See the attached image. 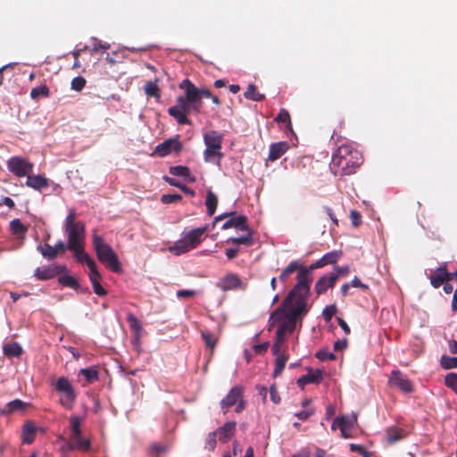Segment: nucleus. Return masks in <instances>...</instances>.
<instances>
[{
	"mask_svg": "<svg viewBox=\"0 0 457 457\" xmlns=\"http://www.w3.org/2000/svg\"><path fill=\"white\" fill-rule=\"evenodd\" d=\"M445 383L447 387L451 388L457 394V374L456 373H449L445 378Z\"/></svg>",
	"mask_w": 457,
	"mask_h": 457,
	"instance_id": "49",
	"label": "nucleus"
},
{
	"mask_svg": "<svg viewBox=\"0 0 457 457\" xmlns=\"http://www.w3.org/2000/svg\"><path fill=\"white\" fill-rule=\"evenodd\" d=\"M315 356L321 361L336 360V355L332 353L328 352L327 350L318 351Z\"/></svg>",
	"mask_w": 457,
	"mask_h": 457,
	"instance_id": "55",
	"label": "nucleus"
},
{
	"mask_svg": "<svg viewBox=\"0 0 457 457\" xmlns=\"http://www.w3.org/2000/svg\"><path fill=\"white\" fill-rule=\"evenodd\" d=\"M243 386H233L228 395L220 401V408L223 413H227L228 409L236 405V412L239 413L245 408V402L243 399Z\"/></svg>",
	"mask_w": 457,
	"mask_h": 457,
	"instance_id": "9",
	"label": "nucleus"
},
{
	"mask_svg": "<svg viewBox=\"0 0 457 457\" xmlns=\"http://www.w3.org/2000/svg\"><path fill=\"white\" fill-rule=\"evenodd\" d=\"M295 271H297V283L285 298L284 305H287L295 299L308 300L309 298L312 277L308 267L303 266L298 261L291 262L285 269H283L278 279L282 283H287L291 275Z\"/></svg>",
	"mask_w": 457,
	"mask_h": 457,
	"instance_id": "3",
	"label": "nucleus"
},
{
	"mask_svg": "<svg viewBox=\"0 0 457 457\" xmlns=\"http://www.w3.org/2000/svg\"><path fill=\"white\" fill-rule=\"evenodd\" d=\"M201 335L206 347L212 350L216 345L217 338L208 330L202 331Z\"/></svg>",
	"mask_w": 457,
	"mask_h": 457,
	"instance_id": "48",
	"label": "nucleus"
},
{
	"mask_svg": "<svg viewBox=\"0 0 457 457\" xmlns=\"http://www.w3.org/2000/svg\"><path fill=\"white\" fill-rule=\"evenodd\" d=\"M86 79L82 76L75 77L71 83V89L80 92L86 86Z\"/></svg>",
	"mask_w": 457,
	"mask_h": 457,
	"instance_id": "50",
	"label": "nucleus"
},
{
	"mask_svg": "<svg viewBox=\"0 0 457 457\" xmlns=\"http://www.w3.org/2000/svg\"><path fill=\"white\" fill-rule=\"evenodd\" d=\"M246 235L238 237H230L228 242H232L237 247L243 245L250 246L253 244V230L248 228V230H245Z\"/></svg>",
	"mask_w": 457,
	"mask_h": 457,
	"instance_id": "28",
	"label": "nucleus"
},
{
	"mask_svg": "<svg viewBox=\"0 0 457 457\" xmlns=\"http://www.w3.org/2000/svg\"><path fill=\"white\" fill-rule=\"evenodd\" d=\"M196 292L195 290L190 289H181L178 290L176 293V295L178 298H184V297H192L195 295Z\"/></svg>",
	"mask_w": 457,
	"mask_h": 457,
	"instance_id": "60",
	"label": "nucleus"
},
{
	"mask_svg": "<svg viewBox=\"0 0 457 457\" xmlns=\"http://www.w3.org/2000/svg\"><path fill=\"white\" fill-rule=\"evenodd\" d=\"M217 287L222 291L235 290L243 287V282L240 278L235 273H228L223 278H220Z\"/></svg>",
	"mask_w": 457,
	"mask_h": 457,
	"instance_id": "15",
	"label": "nucleus"
},
{
	"mask_svg": "<svg viewBox=\"0 0 457 457\" xmlns=\"http://www.w3.org/2000/svg\"><path fill=\"white\" fill-rule=\"evenodd\" d=\"M337 308L335 304L328 305L324 308L322 312V316L324 320L328 322L331 320L333 316L337 313Z\"/></svg>",
	"mask_w": 457,
	"mask_h": 457,
	"instance_id": "54",
	"label": "nucleus"
},
{
	"mask_svg": "<svg viewBox=\"0 0 457 457\" xmlns=\"http://www.w3.org/2000/svg\"><path fill=\"white\" fill-rule=\"evenodd\" d=\"M35 426L30 423L25 424L22 429V442L24 444H31L35 439Z\"/></svg>",
	"mask_w": 457,
	"mask_h": 457,
	"instance_id": "32",
	"label": "nucleus"
},
{
	"mask_svg": "<svg viewBox=\"0 0 457 457\" xmlns=\"http://www.w3.org/2000/svg\"><path fill=\"white\" fill-rule=\"evenodd\" d=\"M388 385L390 386L398 388L405 394L413 392L412 383L399 370H395L391 372V375L388 378Z\"/></svg>",
	"mask_w": 457,
	"mask_h": 457,
	"instance_id": "12",
	"label": "nucleus"
},
{
	"mask_svg": "<svg viewBox=\"0 0 457 457\" xmlns=\"http://www.w3.org/2000/svg\"><path fill=\"white\" fill-rule=\"evenodd\" d=\"M169 172L173 176L183 178L186 181L189 183H194L195 181V177L191 174L189 168L187 166H171L170 167Z\"/></svg>",
	"mask_w": 457,
	"mask_h": 457,
	"instance_id": "25",
	"label": "nucleus"
},
{
	"mask_svg": "<svg viewBox=\"0 0 457 457\" xmlns=\"http://www.w3.org/2000/svg\"><path fill=\"white\" fill-rule=\"evenodd\" d=\"M205 205L207 208V214L209 216H212L217 209L218 196L212 190L207 191Z\"/></svg>",
	"mask_w": 457,
	"mask_h": 457,
	"instance_id": "29",
	"label": "nucleus"
},
{
	"mask_svg": "<svg viewBox=\"0 0 457 457\" xmlns=\"http://www.w3.org/2000/svg\"><path fill=\"white\" fill-rule=\"evenodd\" d=\"M341 256H342L341 251H332V252L327 253L320 260L316 261L314 263L311 264L308 267L310 273L315 269L322 268L328 264L336 263Z\"/></svg>",
	"mask_w": 457,
	"mask_h": 457,
	"instance_id": "17",
	"label": "nucleus"
},
{
	"mask_svg": "<svg viewBox=\"0 0 457 457\" xmlns=\"http://www.w3.org/2000/svg\"><path fill=\"white\" fill-rule=\"evenodd\" d=\"M89 278L93 286L94 293L98 296H104L107 291L101 286L99 280L102 278L97 268L89 271Z\"/></svg>",
	"mask_w": 457,
	"mask_h": 457,
	"instance_id": "26",
	"label": "nucleus"
},
{
	"mask_svg": "<svg viewBox=\"0 0 457 457\" xmlns=\"http://www.w3.org/2000/svg\"><path fill=\"white\" fill-rule=\"evenodd\" d=\"M37 250L47 260H54V258H56V253L54 252V248L51 246L49 244L39 245L37 247Z\"/></svg>",
	"mask_w": 457,
	"mask_h": 457,
	"instance_id": "45",
	"label": "nucleus"
},
{
	"mask_svg": "<svg viewBox=\"0 0 457 457\" xmlns=\"http://www.w3.org/2000/svg\"><path fill=\"white\" fill-rule=\"evenodd\" d=\"M222 139V134L216 130H210L204 134V141L206 149L204 152V157L205 162H213L215 157L218 158L217 162H220L223 156V154L220 152Z\"/></svg>",
	"mask_w": 457,
	"mask_h": 457,
	"instance_id": "7",
	"label": "nucleus"
},
{
	"mask_svg": "<svg viewBox=\"0 0 457 457\" xmlns=\"http://www.w3.org/2000/svg\"><path fill=\"white\" fill-rule=\"evenodd\" d=\"M228 218L221 226V229H228L231 228H237L239 230H248L247 218L245 215H236V212H224L219 216H216L213 220L215 225L218 221Z\"/></svg>",
	"mask_w": 457,
	"mask_h": 457,
	"instance_id": "10",
	"label": "nucleus"
},
{
	"mask_svg": "<svg viewBox=\"0 0 457 457\" xmlns=\"http://www.w3.org/2000/svg\"><path fill=\"white\" fill-rule=\"evenodd\" d=\"M337 421L338 422V428H345L350 429L357 421V417L355 415H353L351 417L341 416L337 418Z\"/></svg>",
	"mask_w": 457,
	"mask_h": 457,
	"instance_id": "41",
	"label": "nucleus"
},
{
	"mask_svg": "<svg viewBox=\"0 0 457 457\" xmlns=\"http://www.w3.org/2000/svg\"><path fill=\"white\" fill-rule=\"evenodd\" d=\"M58 281L60 284H62V286H65V287H71L74 290H79V283L78 282V280L72 277V276H70V275H62L61 277H59L58 278Z\"/></svg>",
	"mask_w": 457,
	"mask_h": 457,
	"instance_id": "38",
	"label": "nucleus"
},
{
	"mask_svg": "<svg viewBox=\"0 0 457 457\" xmlns=\"http://www.w3.org/2000/svg\"><path fill=\"white\" fill-rule=\"evenodd\" d=\"M404 429L397 427H389L386 430V440L388 445H394L406 436Z\"/></svg>",
	"mask_w": 457,
	"mask_h": 457,
	"instance_id": "24",
	"label": "nucleus"
},
{
	"mask_svg": "<svg viewBox=\"0 0 457 457\" xmlns=\"http://www.w3.org/2000/svg\"><path fill=\"white\" fill-rule=\"evenodd\" d=\"M28 403L22 402L20 399H15L6 404L7 411L12 413L17 411H22L27 407Z\"/></svg>",
	"mask_w": 457,
	"mask_h": 457,
	"instance_id": "46",
	"label": "nucleus"
},
{
	"mask_svg": "<svg viewBox=\"0 0 457 457\" xmlns=\"http://www.w3.org/2000/svg\"><path fill=\"white\" fill-rule=\"evenodd\" d=\"M244 95L246 99L256 101V102L262 101L265 98V96L263 94L259 93L257 91V87L253 84L248 85Z\"/></svg>",
	"mask_w": 457,
	"mask_h": 457,
	"instance_id": "33",
	"label": "nucleus"
},
{
	"mask_svg": "<svg viewBox=\"0 0 457 457\" xmlns=\"http://www.w3.org/2000/svg\"><path fill=\"white\" fill-rule=\"evenodd\" d=\"M49 95V88L46 85H41L39 87H33L30 91V96L34 100H37L40 97H48Z\"/></svg>",
	"mask_w": 457,
	"mask_h": 457,
	"instance_id": "39",
	"label": "nucleus"
},
{
	"mask_svg": "<svg viewBox=\"0 0 457 457\" xmlns=\"http://www.w3.org/2000/svg\"><path fill=\"white\" fill-rule=\"evenodd\" d=\"M127 320L129 324L131 330H133L135 332V334L137 335V337H140V334L142 331V326H141L139 320H137V318L134 314L129 313L127 316Z\"/></svg>",
	"mask_w": 457,
	"mask_h": 457,
	"instance_id": "43",
	"label": "nucleus"
},
{
	"mask_svg": "<svg viewBox=\"0 0 457 457\" xmlns=\"http://www.w3.org/2000/svg\"><path fill=\"white\" fill-rule=\"evenodd\" d=\"M429 279L432 287L435 288H438L445 282L451 281V275L450 272H448L445 266H441L438 269H436V271L429 277Z\"/></svg>",
	"mask_w": 457,
	"mask_h": 457,
	"instance_id": "19",
	"label": "nucleus"
},
{
	"mask_svg": "<svg viewBox=\"0 0 457 457\" xmlns=\"http://www.w3.org/2000/svg\"><path fill=\"white\" fill-rule=\"evenodd\" d=\"M76 211L71 209L65 219L64 228L68 237L67 248L69 250H78L80 248V245L85 243V224L76 220Z\"/></svg>",
	"mask_w": 457,
	"mask_h": 457,
	"instance_id": "6",
	"label": "nucleus"
},
{
	"mask_svg": "<svg viewBox=\"0 0 457 457\" xmlns=\"http://www.w3.org/2000/svg\"><path fill=\"white\" fill-rule=\"evenodd\" d=\"M71 439L74 444V446L77 450H79L83 453L90 451L91 445L88 439L82 438L81 435L79 436H71Z\"/></svg>",
	"mask_w": 457,
	"mask_h": 457,
	"instance_id": "31",
	"label": "nucleus"
},
{
	"mask_svg": "<svg viewBox=\"0 0 457 457\" xmlns=\"http://www.w3.org/2000/svg\"><path fill=\"white\" fill-rule=\"evenodd\" d=\"M314 414V409L313 408H307L303 411H301L299 412L295 413V417H297L301 420H306L311 416Z\"/></svg>",
	"mask_w": 457,
	"mask_h": 457,
	"instance_id": "57",
	"label": "nucleus"
},
{
	"mask_svg": "<svg viewBox=\"0 0 457 457\" xmlns=\"http://www.w3.org/2000/svg\"><path fill=\"white\" fill-rule=\"evenodd\" d=\"M92 53H97L99 51L106 50L110 47L108 44H103L100 40H98L96 37L92 38Z\"/></svg>",
	"mask_w": 457,
	"mask_h": 457,
	"instance_id": "56",
	"label": "nucleus"
},
{
	"mask_svg": "<svg viewBox=\"0 0 457 457\" xmlns=\"http://www.w3.org/2000/svg\"><path fill=\"white\" fill-rule=\"evenodd\" d=\"M236 427V421H228L214 432L217 433V436L220 442L226 443L235 435Z\"/></svg>",
	"mask_w": 457,
	"mask_h": 457,
	"instance_id": "20",
	"label": "nucleus"
},
{
	"mask_svg": "<svg viewBox=\"0 0 457 457\" xmlns=\"http://www.w3.org/2000/svg\"><path fill=\"white\" fill-rule=\"evenodd\" d=\"M84 245L85 243H82V245H80L79 249L71 251L73 252L77 261L81 263H86V265L89 269V271H91L96 269L97 266L96 264V262L87 253H85Z\"/></svg>",
	"mask_w": 457,
	"mask_h": 457,
	"instance_id": "23",
	"label": "nucleus"
},
{
	"mask_svg": "<svg viewBox=\"0 0 457 457\" xmlns=\"http://www.w3.org/2000/svg\"><path fill=\"white\" fill-rule=\"evenodd\" d=\"M71 436H79L81 435L80 419L78 416H71Z\"/></svg>",
	"mask_w": 457,
	"mask_h": 457,
	"instance_id": "52",
	"label": "nucleus"
},
{
	"mask_svg": "<svg viewBox=\"0 0 457 457\" xmlns=\"http://www.w3.org/2000/svg\"><path fill=\"white\" fill-rule=\"evenodd\" d=\"M179 88L185 91V96H179L176 104L169 107L167 112L179 125H190L191 120L187 115L191 111L200 112L202 96L211 97L212 93L205 88H197L188 79L182 80Z\"/></svg>",
	"mask_w": 457,
	"mask_h": 457,
	"instance_id": "1",
	"label": "nucleus"
},
{
	"mask_svg": "<svg viewBox=\"0 0 457 457\" xmlns=\"http://www.w3.org/2000/svg\"><path fill=\"white\" fill-rule=\"evenodd\" d=\"M337 320L338 325L341 327V328L344 330V332L346 335H349L351 333V329H350L349 326L347 325V323L345 322V320L339 317H337Z\"/></svg>",
	"mask_w": 457,
	"mask_h": 457,
	"instance_id": "64",
	"label": "nucleus"
},
{
	"mask_svg": "<svg viewBox=\"0 0 457 457\" xmlns=\"http://www.w3.org/2000/svg\"><path fill=\"white\" fill-rule=\"evenodd\" d=\"M239 252V247H232L226 250V256L228 260H232L237 257Z\"/></svg>",
	"mask_w": 457,
	"mask_h": 457,
	"instance_id": "63",
	"label": "nucleus"
},
{
	"mask_svg": "<svg viewBox=\"0 0 457 457\" xmlns=\"http://www.w3.org/2000/svg\"><path fill=\"white\" fill-rule=\"evenodd\" d=\"M208 230V226L191 229L183 233V237L189 245L191 249H195L203 241L204 233Z\"/></svg>",
	"mask_w": 457,
	"mask_h": 457,
	"instance_id": "16",
	"label": "nucleus"
},
{
	"mask_svg": "<svg viewBox=\"0 0 457 457\" xmlns=\"http://www.w3.org/2000/svg\"><path fill=\"white\" fill-rule=\"evenodd\" d=\"M288 149L286 142L273 143L270 146V153L267 158L268 162H274L279 159Z\"/></svg>",
	"mask_w": 457,
	"mask_h": 457,
	"instance_id": "22",
	"label": "nucleus"
},
{
	"mask_svg": "<svg viewBox=\"0 0 457 457\" xmlns=\"http://www.w3.org/2000/svg\"><path fill=\"white\" fill-rule=\"evenodd\" d=\"M308 300L295 299L287 305L282 304L277 308L270 317V326L279 324L278 330L286 334H291L296 326L298 317L303 316L308 312Z\"/></svg>",
	"mask_w": 457,
	"mask_h": 457,
	"instance_id": "4",
	"label": "nucleus"
},
{
	"mask_svg": "<svg viewBox=\"0 0 457 457\" xmlns=\"http://www.w3.org/2000/svg\"><path fill=\"white\" fill-rule=\"evenodd\" d=\"M190 250H192L191 247H189V245H187V242L183 237L170 247V251L176 255H180Z\"/></svg>",
	"mask_w": 457,
	"mask_h": 457,
	"instance_id": "30",
	"label": "nucleus"
},
{
	"mask_svg": "<svg viewBox=\"0 0 457 457\" xmlns=\"http://www.w3.org/2000/svg\"><path fill=\"white\" fill-rule=\"evenodd\" d=\"M92 244L100 262L112 272L117 273L121 271L120 262L117 254L112 248L104 242V239L101 236L94 233Z\"/></svg>",
	"mask_w": 457,
	"mask_h": 457,
	"instance_id": "5",
	"label": "nucleus"
},
{
	"mask_svg": "<svg viewBox=\"0 0 457 457\" xmlns=\"http://www.w3.org/2000/svg\"><path fill=\"white\" fill-rule=\"evenodd\" d=\"M363 162L361 153L350 144H343L333 153L330 170L337 177L354 174Z\"/></svg>",
	"mask_w": 457,
	"mask_h": 457,
	"instance_id": "2",
	"label": "nucleus"
},
{
	"mask_svg": "<svg viewBox=\"0 0 457 457\" xmlns=\"http://www.w3.org/2000/svg\"><path fill=\"white\" fill-rule=\"evenodd\" d=\"M182 199L179 194H165L161 196V202L164 204H170L172 203L179 202Z\"/></svg>",
	"mask_w": 457,
	"mask_h": 457,
	"instance_id": "53",
	"label": "nucleus"
},
{
	"mask_svg": "<svg viewBox=\"0 0 457 457\" xmlns=\"http://www.w3.org/2000/svg\"><path fill=\"white\" fill-rule=\"evenodd\" d=\"M216 438H217V433H215L214 431L209 433L205 439L204 448L207 449L208 451H214V449L216 448V444H217Z\"/></svg>",
	"mask_w": 457,
	"mask_h": 457,
	"instance_id": "51",
	"label": "nucleus"
},
{
	"mask_svg": "<svg viewBox=\"0 0 457 457\" xmlns=\"http://www.w3.org/2000/svg\"><path fill=\"white\" fill-rule=\"evenodd\" d=\"M145 93L147 96L160 99L161 93L160 88L157 85V81H147L144 87Z\"/></svg>",
	"mask_w": 457,
	"mask_h": 457,
	"instance_id": "34",
	"label": "nucleus"
},
{
	"mask_svg": "<svg viewBox=\"0 0 457 457\" xmlns=\"http://www.w3.org/2000/svg\"><path fill=\"white\" fill-rule=\"evenodd\" d=\"M270 400L278 404L280 403V396L276 389V387L274 386H270Z\"/></svg>",
	"mask_w": 457,
	"mask_h": 457,
	"instance_id": "62",
	"label": "nucleus"
},
{
	"mask_svg": "<svg viewBox=\"0 0 457 457\" xmlns=\"http://www.w3.org/2000/svg\"><path fill=\"white\" fill-rule=\"evenodd\" d=\"M322 370H308V373L305 375L307 382L309 384H319L322 380Z\"/></svg>",
	"mask_w": 457,
	"mask_h": 457,
	"instance_id": "42",
	"label": "nucleus"
},
{
	"mask_svg": "<svg viewBox=\"0 0 457 457\" xmlns=\"http://www.w3.org/2000/svg\"><path fill=\"white\" fill-rule=\"evenodd\" d=\"M350 219L354 227H358L361 223V215L358 211L353 210L350 212Z\"/></svg>",
	"mask_w": 457,
	"mask_h": 457,
	"instance_id": "59",
	"label": "nucleus"
},
{
	"mask_svg": "<svg viewBox=\"0 0 457 457\" xmlns=\"http://www.w3.org/2000/svg\"><path fill=\"white\" fill-rule=\"evenodd\" d=\"M275 121L287 124V129L292 130L290 114L286 109H280L278 114L275 118Z\"/></svg>",
	"mask_w": 457,
	"mask_h": 457,
	"instance_id": "47",
	"label": "nucleus"
},
{
	"mask_svg": "<svg viewBox=\"0 0 457 457\" xmlns=\"http://www.w3.org/2000/svg\"><path fill=\"white\" fill-rule=\"evenodd\" d=\"M7 168L9 171L19 178L27 177L33 171V164L27 159L19 156L10 158L7 161Z\"/></svg>",
	"mask_w": 457,
	"mask_h": 457,
	"instance_id": "11",
	"label": "nucleus"
},
{
	"mask_svg": "<svg viewBox=\"0 0 457 457\" xmlns=\"http://www.w3.org/2000/svg\"><path fill=\"white\" fill-rule=\"evenodd\" d=\"M347 345H348V341L346 338H344L342 340H337L334 343V350L335 351H342L344 350L345 348L347 347Z\"/></svg>",
	"mask_w": 457,
	"mask_h": 457,
	"instance_id": "61",
	"label": "nucleus"
},
{
	"mask_svg": "<svg viewBox=\"0 0 457 457\" xmlns=\"http://www.w3.org/2000/svg\"><path fill=\"white\" fill-rule=\"evenodd\" d=\"M164 179L167 183H169V185L179 187L180 190H182L187 195L195 196V190H193L192 188L188 187L187 186H186L184 184H181L177 179L169 178V177H165Z\"/></svg>",
	"mask_w": 457,
	"mask_h": 457,
	"instance_id": "40",
	"label": "nucleus"
},
{
	"mask_svg": "<svg viewBox=\"0 0 457 457\" xmlns=\"http://www.w3.org/2000/svg\"><path fill=\"white\" fill-rule=\"evenodd\" d=\"M287 355L285 353V354H278L276 356V360H275V368H274V371H273V376L274 377H277V376H279L285 366H286V363L287 361Z\"/></svg>",
	"mask_w": 457,
	"mask_h": 457,
	"instance_id": "36",
	"label": "nucleus"
},
{
	"mask_svg": "<svg viewBox=\"0 0 457 457\" xmlns=\"http://www.w3.org/2000/svg\"><path fill=\"white\" fill-rule=\"evenodd\" d=\"M26 186L35 190L40 191L49 187L48 179L42 175H31L29 173L27 176Z\"/></svg>",
	"mask_w": 457,
	"mask_h": 457,
	"instance_id": "21",
	"label": "nucleus"
},
{
	"mask_svg": "<svg viewBox=\"0 0 457 457\" xmlns=\"http://www.w3.org/2000/svg\"><path fill=\"white\" fill-rule=\"evenodd\" d=\"M65 270L66 266L64 265H49L37 268L34 275L39 280H47L63 273Z\"/></svg>",
	"mask_w": 457,
	"mask_h": 457,
	"instance_id": "13",
	"label": "nucleus"
},
{
	"mask_svg": "<svg viewBox=\"0 0 457 457\" xmlns=\"http://www.w3.org/2000/svg\"><path fill=\"white\" fill-rule=\"evenodd\" d=\"M167 451V446L162 444L154 443L150 445V453H162Z\"/></svg>",
	"mask_w": 457,
	"mask_h": 457,
	"instance_id": "58",
	"label": "nucleus"
},
{
	"mask_svg": "<svg viewBox=\"0 0 457 457\" xmlns=\"http://www.w3.org/2000/svg\"><path fill=\"white\" fill-rule=\"evenodd\" d=\"M54 389L60 394V404L67 410H71L77 394L71 381L66 377H59L54 384Z\"/></svg>",
	"mask_w": 457,
	"mask_h": 457,
	"instance_id": "8",
	"label": "nucleus"
},
{
	"mask_svg": "<svg viewBox=\"0 0 457 457\" xmlns=\"http://www.w3.org/2000/svg\"><path fill=\"white\" fill-rule=\"evenodd\" d=\"M3 352L8 358H19L23 353V349L18 342H11L4 345Z\"/></svg>",
	"mask_w": 457,
	"mask_h": 457,
	"instance_id": "27",
	"label": "nucleus"
},
{
	"mask_svg": "<svg viewBox=\"0 0 457 457\" xmlns=\"http://www.w3.org/2000/svg\"><path fill=\"white\" fill-rule=\"evenodd\" d=\"M79 373L84 376L87 383H93L99 378L98 371L95 367L81 369Z\"/></svg>",
	"mask_w": 457,
	"mask_h": 457,
	"instance_id": "37",
	"label": "nucleus"
},
{
	"mask_svg": "<svg viewBox=\"0 0 457 457\" xmlns=\"http://www.w3.org/2000/svg\"><path fill=\"white\" fill-rule=\"evenodd\" d=\"M182 145L178 138H170L159 144L154 150V154L161 157H164L172 152L179 153Z\"/></svg>",
	"mask_w": 457,
	"mask_h": 457,
	"instance_id": "14",
	"label": "nucleus"
},
{
	"mask_svg": "<svg viewBox=\"0 0 457 457\" xmlns=\"http://www.w3.org/2000/svg\"><path fill=\"white\" fill-rule=\"evenodd\" d=\"M440 365L445 370L457 368V357L443 355L440 360Z\"/></svg>",
	"mask_w": 457,
	"mask_h": 457,
	"instance_id": "44",
	"label": "nucleus"
},
{
	"mask_svg": "<svg viewBox=\"0 0 457 457\" xmlns=\"http://www.w3.org/2000/svg\"><path fill=\"white\" fill-rule=\"evenodd\" d=\"M10 228L12 233L16 236H23L28 231V228L19 219H14L10 222Z\"/></svg>",
	"mask_w": 457,
	"mask_h": 457,
	"instance_id": "35",
	"label": "nucleus"
},
{
	"mask_svg": "<svg viewBox=\"0 0 457 457\" xmlns=\"http://www.w3.org/2000/svg\"><path fill=\"white\" fill-rule=\"evenodd\" d=\"M338 278V275L330 274V276H323L318 279L315 284L314 290L315 293L320 295L324 294L328 288H332L337 280Z\"/></svg>",
	"mask_w": 457,
	"mask_h": 457,
	"instance_id": "18",
	"label": "nucleus"
}]
</instances>
